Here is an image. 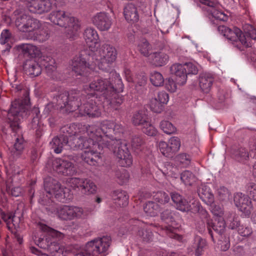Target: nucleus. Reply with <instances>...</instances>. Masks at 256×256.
<instances>
[{"label": "nucleus", "instance_id": "53", "mask_svg": "<svg viewBox=\"0 0 256 256\" xmlns=\"http://www.w3.org/2000/svg\"><path fill=\"white\" fill-rule=\"evenodd\" d=\"M180 179L186 185H191L194 180V175L189 170H185L180 174Z\"/></svg>", "mask_w": 256, "mask_h": 256}, {"label": "nucleus", "instance_id": "33", "mask_svg": "<svg viewBox=\"0 0 256 256\" xmlns=\"http://www.w3.org/2000/svg\"><path fill=\"white\" fill-rule=\"evenodd\" d=\"M24 69L26 72L32 76H39L42 70L40 66L34 60H28L24 65Z\"/></svg>", "mask_w": 256, "mask_h": 256}, {"label": "nucleus", "instance_id": "31", "mask_svg": "<svg viewBox=\"0 0 256 256\" xmlns=\"http://www.w3.org/2000/svg\"><path fill=\"white\" fill-rule=\"evenodd\" d=\"M100 152L101 151H99V150H85L82 154V158L88 164L91 166H96L98 162V160L100 159Z\"/></svg>", "mask_w": 256, "mask_h": 256}, {"label": "nucleus", "instance_id": "40", "mask_svg": "<svg viewBox=\"0 0 256 256\" xmlns=\"http://www.w3.org/2000/svg\"><path fill=\"white\" fill-rule=\"evenodd\" d=\"M144 210L148 215L150 216H155L160 212V206L155 202L148 201L144 206Z\"/></svg>", "mask_w": 256, "mask_h": 256}, {"label": "nucleus", "instance_id": "61", "mask_svg": "<svg viewBox=\"0 0 256 256\" xmlns=\"http://www.w3.org/2000/svg\"><path fill=\"white\" fill-rule=\"evenodd\" d=\"M116 178L120 180V184L128 182L129 178V174L128 172L124 169H122L120 170L116 171Z\"/></svg>", "mask_w": 256, "mask_h": 256}, {"label": "nucleus", "instance_id": "36", "mask_svg": "<svg viewBox=\"0 0 256 256\" xmlns=\"http://www.w3.org/2000/svg\"><path fill=\"white\" fill-rule=\"evenodd\" d=\"M232 158L237 162L244 163L249 158V154L244 148H239L234 150L232 152Z\"/></svg>", "mask_w": 256, "mask_h": 256}, {"label": "nucleus", "instance_id": "30", "mask_svg": "<svg viewBox=\"0 0 256 256\" xmlns=\"http://www.w3.org/2000/svg\"><path fill=\"white\" fill-rule=\"evenodd\" d=\"M32 112L35 116L32 118V122L28 126L30 129L36 130V134L37 137H40L43 131V124L40 122V111L38 108H34Z\"/></svg>", "mask_w": 256, "mask_h": 256}, {"label": "nucleus", "instance_id": "41", "mask_svg": "<svg viewBox=\"0 0 256 256\" xmlns=\"http://www.w3.org/2000/svg\"><path fill=\"white\" fill-rule=\"evenodd\" d=\"M144 138L140 136H134L132 137L131 140V146L132 150L138 154L141 152L144 146Z\"/></svg>", "mask_w": 256, "mask_h": 256}, {"label": "nucleus", "instance_id": "59", "mask_svg": "<svg viewBox=\"0 0 256 256\" xmlns=\"http://www.w3.org/2000/svg\"><path fill=\"white\" fill-rule=\"evenodd\" d=\"M163 174L166 176L177 178L178 176V169L176 166H172L171 165L168 166L166 170H162Z\"/></svg>", "mask_w": 256, "mask_h": 256}, {"label": "nucleus", "instance_id": "25", "mask_svg": "<svg viewBox=\"0 0 256 256\" xmlns=\"http://www.w3.org/2000/svg\"><path fill=\"white\" fill-rule=\"evenodd\" d=\"M172 74L176 76V80L180 85L184 84L187 80V73L186 68L184 64H174L170 68Z\"/></svg>", "mask_w": 256, "mask_h": 256}, {"label": "nucleus", "instance_id": "27", "mask_svg": "<svg viewBox=\"0 0 256 256\" xmlns=\"http://www.w3.org/2000/svg\"><path fill=\"white\" fill-rule=\"evenodd\" d=\"M124 14L126 20L130 23L138 21L140 16L136 7L132 4H126L124 9Z\"/></svg>", "mask_w": 256, "mask_h": 256}, {"label": "nucleus", "instance_id": "48", "mask_svg": "<svg viewBox=\"0 0 256 256\" xmlns=\"http://www.w3.org/2000/svg\"><path fill=\"white\" fill-rule=\"evenodd\" d=\"M160 129L166 134H172L176 132V127L169 121L162 120L160 122Z\"/></svg>", "mask_w": 256, "mask_h": 256}, {"label": "nucleus", "instance_id": "16", "mask_svg": "<svg viewBox=\"0 0 256 256\" xmlns=\"http://www.w3.org/2000/svg\"><path fill=\"white\" fill-rule=\"evenodd\" d=\"M90 126V125L84 126L81 128L84 132L83 134L84 136H81L83 141L82 142V150L88 149V150L102 151L104 148L106 147L107 143L102 142V137L96 136V135L94 136H91L88 131Z\"/></svg>", "mask_w": 256, "mask_h": 256}, {"label": "nucleus", "instance_id": "55", "mask_svg": "<svg viewBox=\"0 0 256 256\" xmlns=\"http://www.w3.org/2000/svg\"><path fill=\"white\" fill-rule=\"evenodd\" d=\"M142 129L144 133L150 136H156L157 133L156 129L150 123L149 120L142 127Z\"/></svg>", "mask_w": 256, "mask_h": 256}, {"label": "nucleus", "instance_id": "24", "mask_svg": "<svg viewBox=\"0 0 256 256\" xmlns=\"http://www.w3.org/2000/svg\"><path fill=\"white\" fill-rule=\"evenodd\" d=\"M207 227L208 233L214 240L212 230L220 236H222L226 230V222L223 218H218L214 222L208 220L207 222Z\"/></svg>", "mask_w": 256, "mask_h": 256}, {"label": "nucleus", "instance_id": "49", "mask_svg": "<svg viewBox=\"0 0 256 256\" xmlns=\"http://www.w3.org/2000/svg\"><path fill=\"white\" fill-rule=\"evenodd\" d=\"M26 142L22 135H18L16 138L14 144V148L15 149L16 154L20 156L23 152L25 147Z\"/></svg>", "mask_w": 256, "mask_h": 256}, {"label": "nucleus", "instance_id": "62", "mask_svg": "<svg viewBox=\"0 0 256 256\" xmlns=\"http://www.w3.org/2000/svg\"><path fill=\"white\" fill-rule=\"evenodd\" d=\"M186 68L187 74H196L198 72V68L196 64L192 62H186L184 64Z\"/></svg>", "mask_w": 256, "mask_h": 256}, {"label": "nucleus", "instance_id": "21", "mask_svg": "<svg viewBox=\"0 0 256 256\" xmlns=\"http://www.w3.org/2000/svg\"><path fill=\"white\" fill-rule=\"evenodd\" d=\"M92 24L100 31L108 30L112 22L110 17L104 12H99L91 18Z\"/></svg>", "mask_w": 256, "mask_h": 256}, {"label": "nucleus", "instance_id": "12", "mask_svg": "<svg viewBox=\"0 0 256 256\" xmlns=\"http://www.w3.org/2000/svg\"><path fill=\"white\" fill-rule=\"evenodd\" d=\"M56 214L60 220H70L74 218H86L90 212L80 207L64 205L57 208Z\"/></svg>", "mask_w": 256, "mask_h": 256}, {"label": "nucleus", "instance_id": "57", "mask_svg": "<svg viewBox=\"0 0 256 256\" xmlns=\"http://www.w3.org/2000/svg\"><path fill=\"white\" fill-rule=\"evenodd\" d=\"M138 235L146 242L150 241L153 236L152 233L150 230L142 228L138 230Z\"/></svg>", "mask_w": 256, "mask_h": 256}, {"label": "nucleus", "instance_id": "19", "mask_svg": "<svg viewBox=\"0 0 256 256\" xmlns=\"http://www.w3.org/2000/svg\"><path fill=\"white\" fill-rule=\"evenodd\" d=\"M180 145V139L176 136H172L169 140L168 144L163 141L160 142L159 148L164 156L172 158L179 150Z\"/></svg>", "mask_w": 256, "mask_h": 256}, {"label": "nucleus", "instance_id": "8", "mask_svg": "<svg viewBox=\"0 0 256 256\" xmlns=\"http://www.w3.org/2000/svg\"><path fill=\"white\" fill-rule=\"evenodd\" d=\"M110 240V236H105L89 242L86 244L85 249L76 256H98L100 254L108 250Z\"/></svg>", "mask_w": 256, "mask_h": 256}, {"label": "nucleus", "instance_id": "46", "mask_svg": "<svg viewBox=\"0 0 256 256\" xmlns=\"http://www.w3.org/2000/svg\"><path fill=\"white\" fill-rule=\"evenodd\" d=\"M82 138L81 136H76L68 140V142L67 143L66 146L70 149L82 150Z\"/></svg>", "mask_w": 256, "mask_h": 256}, {"label": "nucleus", "instance_id": "5", "mask_svg": "<svg viewBox=\"0 0 256 256\" xmlns=\"http://www.w3.org/2000/svg\"><path fill=\"white\" fill-rule=\"evenodd\" d=\"M94 52L89 48L80 50L72 62V70L76 76H86L90 68Z\"/></svg>", "mask_w": 256, "mask_h": 256}, {"label": "nucleus", "instance_id": "35", "mask_svg": "<svg viewBox=\"0 0 256 256\" xmlns=\"http://www.w3.org/2000/svg\"><path fill=\"white\" fill-rule=\"evenodd\" d=\"M112 198L115 203L120 206H124L128 204V196L125 191L114 190L112 194Z\"/></svg>", "mask_w": 256, "mask_h": 256}, {"label": "nucleus", "instance_id": "3", "mask_svg": "<svg viewBox=\"0 0 256 256\" xmlns=\"http://www.w3.org/2000/svg\"><path fill=\"white\" fill-rule=\"evenodd\" d=\"M44 187L48 194L46 197L48 200H47L46 199L40 198L39 202L42 205H47L50 202V199L53 196L62 202H66L72 198L70 190L62 186L59 182L52 178H48L44 180Z\"/></svg>", "mask_w": 256, "mask_h": 256}, {"label": "nucleus", "instance_id": "26", "mask_svg": "<svg viewBox=\"0 0 256 256\" xmlns=\"http://www.w3.org/2000/svg\"><path fill=\"white\" fill-rule=\"evenodd\" d=\"M197 192L200 198L208 205H212L214 202V196L210 188L201 184L197 188Z\"/></svg>", "mask_w": 256, "mask_h": 256}, {"label": "nucleus", "instance_id": "58", "mask_svg": "<svg viewBox=\"0 0 256 256\" xmlns=\"http://www.w3.org/2000/svg\"><path fill=\"white\" fill-rule=\"evenodd\" d=\"M209 13L211 14L212 17L214 18L216 20L221 21H226L228 20L227 16L223 12L218 10L216 8H214L212 10H210Z\"/></svg>", "mask_w": 256, "mask_h": 256}, {"label": "nucleus", "instance_id": "43", "mask_svg": "<svg viewBox=\"0 0 256 256\" xmlns=\"http://www.w3.org/2000/svg\"><path fill=\"white\" fill-rule=\"evenodd\" d=\"M206 247V240L200 237L196 239V248L194 254L196 256H202Z\"/></svg>", "mask_w": 256, "mask_h": 256}, {"label": "nucleus", "instance_id": "20", "mask_svg": "<svg viewBox=\"0 0 256 256\" xmlns=\"http://www.w3.org/2000/svg\"><path fill=\"white\" fill-rule=\"evenodd\" d=\"M96 97L88 100L83 104L80 102V110L83 115H87L91 118H98L102 115V106L96 104Z\"/></svg>", "mask_w": 256, "mask_h": 256}, {"label": "nucleus", "instance_id": "34", "mask_svg": "<svg viewBox=\"0 0 256 256\" xmlns=\"http://www.w3.org/2000/svg\"><path fill=\"white\" fill-rule=\"evenodd\" d=\"M42 64L44 66L47 74L52 78L54 79L56 73L55 60L50 56L44 57Z\"/></svg>", "mask_w": 256, "mask_h": 256}, {"label": "nucleus", "instance_id": "52", "mask_svg": "<svg viewBox=\"0 0 256 256\" xmlns=\"http://www.w3.org/2000/svg\"><path fill=\"white\" fill-rule=\"evenodd\" d=\"M230 192L226 187L220 186L217 190V196L220 200L227 201L230 199Z\"/></svg>", "mask_w": 256, "mask_h": 256}, {"label": "nucleus", "instance_id": "15", "mask_svg": "<svg viewBox=\"0 0 256 256\" xmlns=\"http://www.w3.org/2000/svg\"><path fill=\"white\" fill-rule=\"evenodd\" d=\"M38 226L42 231L47 232L50 236L53 238L50 240L48 250L54 256H60V254L63 255L64 254V248L60 246L54 238H56L62 239L64 237V234L42 222H38Z\"/></svg>", "mask_w": 256, "mask_h": 256}, {"label": "nucleus", "instance_id": "22", "mask_svg": "<svg viewBox=\"0 0 256 256\" xmlns=\"http://www.w3.org/2000/svg\"><path fill=\"white\" fill-rule=\"evenodd\" d=\"M52 168L58 173L64 176H72L76 173L74 164L66 160H55L52 164Z\"/></svg>", "mask_w": 256, "mask_h": 256}, {"label": "nucleus", "instance_id": "64", "mask_svg": "<svg viewBox=\"0 0 256 256\" xmlns=\"http://www.w3.org/2000/svg\"><path fill=\"white\" fill-rule=\"evenodd\" d=\"M211 212L214 216L219 217L218 218H222V216L224 214L223 208L219 205L212 206Z\"/></svg>", "mask_w": 256, "mask_h": 256}, {"label": "nucleus", "instance_id": "23", "mask_svg": "<svg viewBox=\"0 0 256 256\" xmlns=\"http://www.w3.org/2000/svg\"><path fill=\"white\" fill-rule=\"evenodd\" d=\"M234 202L241 212L248 215L250 214L252 208V202L247 195L241 192L236 193L234 196Z\"/></svg>", "mask_w": 256, "mask_h": 256}, {"label": "nucleus", "instance_id": "39", "mask_svg": "<svg viewBox=\"0 0 256 256\" xmlns=\"http://www.w3.org/2000/svg\"><path fill=\"white\" fill-rule=\"evenodd\" d=\"M149 118L148 116L142 110H140L134 114L132 118L133 124L136 126H140L141 128L145 124Z\"/></svg>", "mask_w": 256, "mask_h": 256}, {"label": "nucleus", "instance_id": "29", "mask_svg": "<svg viewBox=\"0 0 256 256\" xmlns=\"http://www.w3.org/2000/svg\"><path fill=\"white\" fill-rule=\"evenodd\" d=\"M66 135H59L54 136L50 142L52 149L56 154L62 152L64 146H66L68 139Z\"/></svg>", "mask_w": 256, "mask_h": 256}, {"label": "nucleus", "instance_id": "9", "mask_svg": "<svg viewBox=\"0 0 256 256\" xmlns=\"http://www.w3.org/2000/svg\"><path fill=\"white\" fill-rule=\"evenodd\" d=\"M218 30L220 34L226 38L228 40L234 42V44L235 46L239 50L242 51L244 50V48L250 46L245 36L240 28L234 27L233 29H230L222 25L218 27Z\"/></svg>", "mask_w": 256, "mask_h": 256}, {"label": "nucleus", "instance_id": "44", "mask_svg": "<svg viewBox=\"0 0 256 256\" xmlns=\"http://www.w3.org/2000/svg\"><path fill=\"white\" fill-rule=\"evenodd\" d=\"M227 222L228 228L234 230L238 228L241 225L240 218L234 214H230L227 218Z\"/></svg>", "mask_w": 256, "mask_h": 256}, {"label": "nucleus", "instance_id": "28", "mask_svg": "<svg viewBox=\"0 0 256 256\" xmlns=\"http://www.w3.org/2000/svg\"><path fill=\"white\" fill-rule=\"evenodd\" d=\"M18 175H12L10 176L6 181V189L7 192L12 196L17 197L21 193V188L18 186Z\"/></svg>", "mask_w": 256, "mask_h": 256}, {"label": "nucleus", "instance_id": "6", "mask_svg": "<svg viewBox=\"0 0 256 256\" xmlns=\"http://www.w3.org/2000/svg\"><path fill=\"white\" fill-rule=\"evenodd\" d=\"M170 197L177 210L182 212L198 213L204 218L206 217V210L203 208L198 202L194 201L190 204L182 196L176 192H171Z\"/></svg>", "mask_w": 256, "mask_h": 256}, {"label": "nucleus", "instance_id": "17", "mask_svg": "<svg viewBox=\"0 0 256 256\" xmlns=\"http://www.w3.org/2000/svg\"><path fill=\"white\" fill-rule=\"evenodd\" d=\"M25 2L31 12L42 14L50 12L56 4V0H20Z\"/></svg>", "mask_w": 256, "mask_h": 256}, {"label": "nucleus", "instance_id": "42", "mask_svg": "<svg viewBox=\"0 0 256 256\" xmlns=\"http://www.w3.org/2000/svg\"><path fill=\"white\" fill-rule=\"evenodd\" d=\"M20 48L24 54H27L31 57H36L39 55L40 50L32 44H23L20 46Z\"/></svg>", "mask_w": 256, "mask_h": 256}, {"label": "nucleus", "instance_id": "10", "mask_svg": "<svg viewBox=\"0 0 256 256\" xmlns=\"http://www.w3.org/2000/svg\"><path fill=\"white\" fill-rule=\"evenodd\" d=\"M98 52L100 57L98 64V68L104 71L110 70L117 58L116 49L110 44H104Z\"/></svg>", "mask_w": 256, "mask_h": 256}, {"label": "nucleus", "instance_id": "63", "mask_svg": "<svg viewBox=\"0 0 256 256\" xmlns=\"http://www.w3.org/2000/svg\"><path fill=\"white\" fill-rule=\"evenodd\" d=\"M176 158L178 162L185 164H188L191 160L190 156L186 153L180 154L176 156Z\"/></svg>", "mask_w": 256, "mask_h": 256}, {"label": "nucleus", "instance_id": "47", "mask_svg": "<svg viewBox=\"0 0 256 256\" xmlns=\"http://www.w3.org/2000/svg\"><path fill=\"white\" fill-rule=\"evenodd\" d=\"M138 50L140 53L144 56H148L152 50V46L146 40H142L138 46Z\"/></svg>", "mask_w": 256, "mask_h": 256}, {"label": "nucleus", "instance_id": "50", "mask_svg": "<svg viewBox=\"0 0 256 256\" xmlns=\"http://www.w3.org/2000/svg\"><path fill=\"white\" fill-rule=\"evenodd\" d=\"M154 199L156 202L160 204H164L168 202L170 198L166 192L160 191L154 196Z\"/></svg>", "mask_w": 256, "mask_h": 256}, {"label": "nucleus", "instance_id": "56", "mask_svg": "<svg viewBox=\"0 0 256 256\" xmlns=\"http://www.w3.org/2000/svg\"><path fill=\"white\" fill-rule=\"evenodd\" d=\"M218 244L220 246L221 250L226 252L228 250L230 247V241L229 237L226 236H220L218 240Z\"/></svg>", "mask_w": 256, "mask_h": 256}, {"label": "nucleus", "instance_id": "45", "mask_svg": "<svg viewBox=\"0 0 256 256\" xmlns=\"http://www.w3.org/2000/svg\"><path fill=\"white\" fill-rule=\"evenodd\" d=\"M150 81L154 86H160L163 85L164 78L160 72H154L150 74Z\"/></svg>", "mask_w": 256, "mask_h": 256}, {"label": "nucleus", "instance_id": "51", "mask_svg": "<svg viewBox=\"0 0 256 256\" xmlns=\"http://www.w3.org/2000/svg\"><path fill=\"white\" fill-rule=\"evenodd\" d=\"M150 106L154 112L160 113L163 110L164 104L158 101L156 97H154L150 99Z\"/></svg>", "mask_w": 256, "mask_h": 256}, {"label": "nucleus", "instance_id": "4", "mask_svg": "<svg viewBox=\"0 0 256 256\" xmlns=\"http://www.w3.org/2000/svg\"><path fill=\"white\" fill-rule=\"evenodd\" d=\"M82 98L80 91H62L54 95V100L56 101L57 108L69 113L75 111L80 107Z\"/></svg>", "mask_w": 256, "mask_h": 256}, {"label": "nucleus", "instance_id": "2", "mask_svg": "<svg viewBox=\"0 0 256 256\" xmlns=\"http://www.w3.org/2000/svg\"><path fill=\"white\" fill-rule=\"evenodd\" d=\"M48 19L53 24L64 28L65 32L70 38H73L80 28L78 20L64 10L52 11Z\"/></svg>", "mask_w": 256, "mask_h": 256}, {"label": "nucleus", "instance_id": "11", "mask_svg": "<svg viewBox=\"0 0 256 256\" xmlns=\"http://www.w3.org/2000/svg\"><path fill=\"white\" fill-rule=\"evenodd\" d=\"M114 126V121L106 120L101 123L100 128L96 125H91L88 131L92 136L96 135L102 137V142L107 143V147L110 146L112 140H114L112 134Z\"/></svg>", "mask_w": 256, "mask_h": 256}, {"label": "nucleus", "instance_id": "7", "mask_svg": "<svg viewBox=\"0 0 256 256\" xmlns=\"http://www.w3.org/2000/svg\"><path fill=\"white\" fill-rule=\"evenodd\" d=\"M16 16L15 25L18 30L22 32H30L39 28L40 24L38 20L24 12L22 10L14 12Z\"/></svg>", "mask_w": 256, "mask_h": 256}, {"label": "nucleus", "instance_id": "14", "mask_svg": "<svg viewBox=\"0 0 256 256\" xmlns=\"http://www.w3.org/2000/svg\"><path fill=\"white\" fill-rule=\"evenodd\" d=\"M26 108L21 100L12 102L8 112V118L10 122V126L12 131L18 132L20 129V122L22 119L25 113Z\"/></svg>", "mask_w": 256, "mask_h": 256}, {"label": "nucleus", "instance_id": "54", "mask_svg": "<svg viewBox=\"0 0 256 256\" xmlns=\"http://www.w3.org/2000/svg\"><path fill=\"white\" fill-rule=\"evenodd\" d=\"M175 212L166 209L164 210L160 214L161 218L167 223H172L174 222Z\"/></svg>", "mask_w": 256, "mask_h": 256}, {"label": "nucleus", "instance_id": "18", "mask_svg": "<svg viewBox=\"0 0 256 256\" xmlns=\"http://www.w3.org/2000/svg\"><path fill=\"white\" fill-rule=\"evenodd\" d=\"M70 182L72 187L78 188L84 194H93L96 191V185L89 178H72Z\"/></svg>", "mask_w": 256, "mask_h": 256}, {"label": "nucleus", "instance_id": "60", "mask_svg": "<svg viewBox=\"0 0 256 256\" xmlns=\"http://www.w3.org/2000/svg\"><path fill=\"white\" fill-rule=\"evenodd\" d=\"M238 233L242 236H248L252 232V228L246 224H242L237 230Z\"/></svg>", "mask_w": 256, "mask_h": 256}, {"label": "nucleus", "instance_id": "1", "mask_svg": "<svg viewBox=\"0 0 256 256\" xmlns=\"http://www.w3.org/2000/svg\"><path fill=\"white\" fill-rule=\"evenodd\" d=\"M115 86H113L107 78H96L88 85H86L84 90L88 96H94L98 92L114 110H118L124 100V96L119 93L124 90V84L119 76L115 74Z\"/></svg>", "mask_w": 256, "mask_h": 256}, {"label": "nucleus", "instance_id": "13", "mask_svg": "<svg viewBox=\"0 0 256 256\" xmlns=\"http://www.w3.org/2000/svg\"><path fill=\"white\" fill-rule=\"evenodd\" d=\"M114 148V153L118 160L119 164L122 167L131 166L132 163V156L126 143H122L120 140H112L110 146L106 148Z\"/></svg>", "mask_w": 256, "mask_h": 256}, {"label": "nucleus", "instance_id": "32", "mask_svg": "<svg viewBox=\"0 0 256 256\" xmlns=\"http://www.w3.org/2000/svg\"><path fill=\"white\" fill-rule=\"evenodd\" d=\"M214 78L210 74H202L199 77V86L204 93H208L212 86Z\"/></svg>", "mask_w": 256, "mask_h": 256}, {"label": "nucleus", "instance_id": "38", "mask_svg": "<svg viewBox=\"0 0 256 256\" xmlns=\"http://www.w3.org/2000/svg\"><path fill=\"white\" fill-rule=\"evenodd\" d=\"M168 60V56L162 52H154L151 56L152 62L156 66H162L165 65Z\"/></svg>", "mask_w": 256, "mask_h": 256}, {"label": "nucleus", "instance_id": "37", "mask_svg": "<svg viewBox=\"0 0 256 256\" xmlns=\"http://www.w3.org/2000/svg\"><path fill=\"white\" fill-rule=\"evenodd\" d=\"M84 36L87 44H97L98 43V35L94 28H86L84 32Z\"/></svg>", "mask_w": 256, "mask_h": 256}]
</instances>
